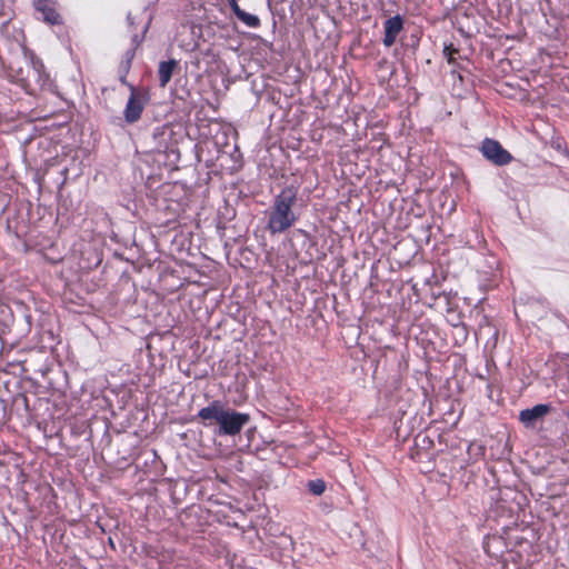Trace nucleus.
Wrapping results in <instances>:
<instances>
[{
  "instance_id": "f257e3e1",
  "label": "nucleus",
  "mask_w": 569,
  "mask_h": 569,
  "mask_svg": "<svg viewBox=\"0 0 569 569\" xmlns=\"http://www.w3.org/2000/svg\"><path fill=\"white\" fill-rule=\"evenodd\" d=\"M198 417L206 426L216 421L219 425L218 433L228 436L238 435L250 420L248 413L226 409L218 400L199 410Z\"/></svg>"
},
{
  "instance_id": "f03ea898",
  "label": "nucleus",
  "mask_w": 569,
  "mask_h": 569,
  "mask_svg": "<svg viewBox=\"0 0 569 569\" xmlns=\"http://www.w3.org/2000/svg\"><path fill=\"white\" fill-rule=\"evenodd\" d=\"M297 196L298 189L289 186L274 197L267 224L272 234L284 232L295 224L297 217L292 206L297 202Z\"/></svg>"
},
{
  "instance_id": "7ed1b4c3",
  "label": "nucleus",
  "mask_w": 569,
  "mask_h": 569,
  "mask_svg": "<svg viewBox=\"0 0 569 569\" xmlns=\"http://www.w3.org/2000/svg\"><path fill=\"white\" fill-rule=\"evenodd\" d=\"M27 90H49L52 87L49 74L46 72L42 61L32 57L26 69V76L21 78Z\"/></svg>"
},
{
  "instance_id": "20e7f679",
  "label": "nucleus",
  "mask_w": 569,
  "mask_h": 569,
  "mask_svg": "<svg viewBox=\"0 0 569 569\" xmlns=\"http://www.w3.org/2000/svg\"><path fill=\"white\" fill-rule=\"evenodd\" d=\"M480 151L488 161L499 167L506 166L512 160L511 153L495 139L486 138L481 143Z\"/></svg>"
},
{
  "instance_id": "39448f33",
  "label": "nucleus",
  "mask_w": 569,
  "mask_h": 569,
  "mask_svg": "<svg viewBox=\"0 0 569 569\" xmlns=\"http://www.w3.org/2000/svg\"><path fill=\"white\" fill-rule=\"evenodd\" d=\"M129 88L131 90V94L126 104L124 119L128 123H134L141 117V113L144 109V101L142 96L136 90V88L132 84H129Z\"/></svg>"
},
{
  "instance_id": "423d86ee",
  "label": "nucleus",
  "mask_w": 569,
  "mask_h": 569,
  "mask_svg": "<svg viewBox=\"0 0 569 569\" xmlns=\"http://www.w3.org/2000/svg\"><path fill=\"white\" fill-rule=\"evenodd\" d=\"M34 9L42 14V20L49 24H60L61 16L56 9L53 0H34Z\"/></svg>"
},
{
  "instance_id": "0eeeda50",
  "label": "nucleus",
  "mask_w": 569,
  "mask_h": 569,
  "mask_svg": "<svg viewBox=\"0 0 569 569\" xmlns=\"http://www.w3.org/2000/svg\"><path fill=\"white\" fill-rule=\"evenodd\" d=\"M383 27L385 37L382 42L386 47H391L396 42L397 36L403 28V20L399 14H397L387 19L383 23Z\"/></svg>"
},
{
  "instance_id": "6e6552de",
  "label": "nucleus",
  "mask_w": 569,
  "mask_h": 569,
  "mask_svg": "<svg viewBox=\"0 0 569 569\" xmlns=\"http://www.w3.org/2000/svg\"><path fill=\"white\" fill-rule=\"evenodd\" d=\"M550 412L549 405H536L530 409L521 410L519 413V420L527 427L532 426L537 420L543 418Z\"/></svg>"
},
{
  "instance_id": "1a4fd4ad",
  "label": "nucleus",
  "mask_w": 569,
  "mask_h": 569,
  "mask_svg": "<svg viewBox=\"0 0 569 569\" xmlns=\"http://www.w3.org/2000/svg\"><path fill=\"white\" fill-rule=\"evenodd\" d=\"M179 68V62L176 59L168 61H160L158 67L159 86L166 88L170 82L174 71Z\"/></svg>"
},
{
  "instance_id": "9d476101",
  "label": "nucleus",
  "mask_w": 569,
  "mask_h": 569,
  "mask_svg": "<svg viewBox=\"0 0 569 569\" xmlns=\"http://www.w3.org/2000/svg\"><path fill=\"white\" fill-rule=\"evenodd\" d=\"M238 1L239 0H229L230 8L234 16L248 27L258 28L260 26V19L257 16L242 10L239 7Z\"/></svg>"
},
{
  "instance_id": "9b49d317",
  "label": "nucleus",
  "mask_w": 569,
  "mask_h": 569,
  "mask_svg": "<svg viewBox=\"0 0 569 569\" xmlns=\"http://www.w3.org/2000/svg\"><path fill=\"white\" fill-rule=\"evenodd\" d=\"M134 54H136V48H131V49L127 50L124 53V59L121 61V63L119 66L120 81L122 83H127L126 78L131 68V63L134 58Z\"/></svg>"
},
{
  "instance_id": "f8f14e48",
  "label": "nucleus",
  "mask_w": 569,
  "mask_h": 569,
  "mask_svg": "<svg viewBox=\"0 0 569 569\" xmlns=\"http://www.w3.org/2000/svg\"><path fill=\"white\" fill-rule=\"evenodd\" d=\"M308 489L316 496H320L326 490V483L323 480L317 479L308 482Z\"/></svg>"
},
{
  "instance_id": "ddd939ff",
  "label": "nucleus",
  "mask_w": 569,
  "mask_h": 569,
  "mask_svg": "<svg viewBox=\"0 0 569 569\" xmlns=\"http://www.w3.org/2000/svg\"><path fill=\"white\" fill-rule=\"evenodd\" d=\"M458 53V50L453 48L452 44L445 46L443 48V56L447 58L449 63H455V54Z\"/></svg>"
},
{
  "instance_id": "4468645a",
  "label": "nucleus",
  "mask_w": 569,
  "mask_h": 569,
  "mask_svg": "<svg viewBox=\"0 0 569 569\" xmlns=\"http://www.w3.org/2000/svg\"><path fill=\"white\" fill-rule=\"evenodd\" d=\"M141 42H142V39H140L138 34H134L132 37L133 48L137 49L140 46Z\"/></svg>"
},
{
  "instance_id": "2eb2a0df",
  "label": "nucleus",
  "mask_w": 569,
  "mask_h": 569,
  "mask_svg": "<svg viewBox=\"0 0 569 569\" xmlns=\"http://www.w3.org/2000/svg\"><path fill=\"white\" fill-rule=\"evenodd\" d=\"M453 328L458 330H463V322H456L453 323Z\"/></svg>"
},
{
  "instance_id": "dca6fc26",
  "label": "nucleus",
  "mask_w": 569,
  "mask_h": 569,
  "mask_svg": "<svg viewBox=\"0 0 569 569\" xmlns=\"http://www.w3.org/2000/svg\"><path fill=\"white\" fill-rule=\"evenodd\" d=\"M127 20L130 24H133V17L131 16V13L127 16Z\"/></svg>"
},
{
  "instance_id": "f3484780",
  "label": "nucleus",
  "mask_w": 569,
  "mask_h": 569,
  "mask_svg": "<svg viewBox=\"0 0 569 569\" xmlns=\"http://www.w3.org/2000/svg\"><path fill=\"white\" fill-rule=\"evenodd\" d=\"M566 416H567V417H568V419H569V410L566 412Z\"/></svg>"
}]
</instances>
